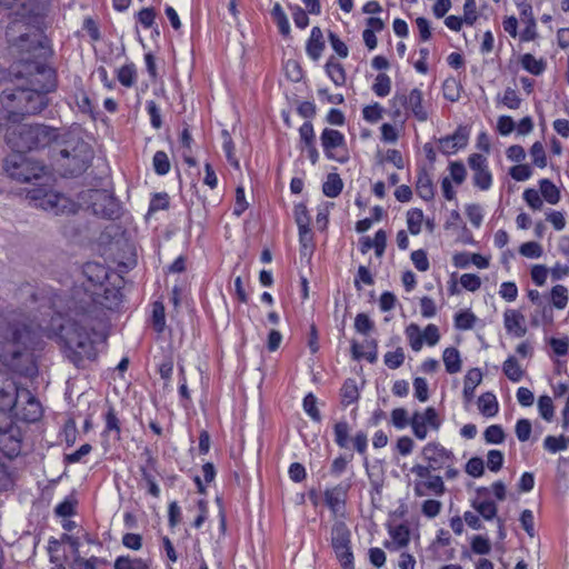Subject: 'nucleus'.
Masks as SVG:
<instances>
[{
  "mask_svg": "<svg viewBox=\"0 0 569 569\" xmlns=\"http://www.w3.org/2000/svg\"><path fill=\"white\" fill-rule=\"evenodd\" d=\"M506 435L500 425H491L483 432V439L490 445H500L505 441Z\"/></svg>",
  "mask_w": 569,
  "mask_h": 569,
  "instance_id": "46",
  "label": "nucleus"
},
{
  "mask_svg": "<svg viewBox=\"0 0 569 569\" xmlns=\"http://www.w3.org/2000/svg\"><path fill=\"white\" fill-rule=\"evenodd\" d=\"M391 423L398 429L402 430L410 425L408 411L405 408H396L391 411Z\"/></svg>",
  "mask_w": 569,
  "mask_h": 569,
  "instance_id": "52",
  "label": "nucleus"
},
{
  "mask_svg": "<svg viewBox=\"0 0 569 569\" xmlns=\"http://www.w3.org/2000/svg\"><path fill=\"white\" fill-rule=\"evenodd\" d=\"M568 447L569 438L563 435L559 437L547 436L543 440V448L551 453L566 450Z\"/></svg>",
  "mask_w": 569,
  "mask_h": 569,
  "instance_id": "41",
  "label": "nucleus"
},
{
  "mask_svg": "<svg viewBox=\"0 0 569 569\" xmlns=\"http://www.w3.org/2000/svg\"><path fill=\"white\" fill-rule=\"evenodd\" d=\"M423 220V213L420 209H411L407 212V224L408 230L411 234H419L421 231V224Z\"/></svg>",
  "mask_w": 569,
  "mask_h": 569,
  "instance_id": "47",
  "label": "nucleus"
},
{
  "mask_svg": "<svg viewBox=\"0 0 569 569\" xmlns=\"http://www.w3.org/2000/svg\"><path fill=\"white\" fill-rule=\"evenodd\" d=\"M552 306L557 309H565L568 303V289L562 284H556L552 287L551 292Z\"/></svg>",
  "mask_w": 569,
  "mask_h": 569,
  "instance_id": "45",
  "label": "nucleus"
},
{
  "mask_svg": "<svg viewBox=\"0 0 569 569\" xmlns=\"http://www.w3.org/2000/svg\"><path fill=\"white\" fill-rule=\"evenodd\" d=\"M410 426L415 437L425 440L428 436V428L438 431L441 420L433 407H428L423 411H415L410 418Z\"/></svg>",
  "mask_w": 569,
  "mask_h": 569,
  "instance_id": "15",
  "label": "nucleus"
},
{
  "mask_svg": "<svg viewBox=\"0 0 569 569\" xmlns=\"http://www.w3.org/2000/svg\"><path fill=\"white\" fill-rule=\"evenodd\" d=\"M442 359L448 373L453 375L461 370V358L457 348H446Z\"/></svg>",
  "mask_w": 569,
  "mask_h": 569,
  "instance_id": "30",
  "label": "nucleus"
},
{
  "mask_svg": "<svg viewBox=\"0 0 569 569\" xmlns=\"http://www.w3.org/2000/svg\"><path fill=\"white\" fill-rule=\"evenodd\" d=\"M3 168L10 178L19 182H29L39 179L44 172V167L31 160L21 152H13L4 159Z\"/></svg>",
  "mask_w": 569,
  "mask_h": 569,
  "instance_id": "10",
  "label": "nucleus"
},
{
  "mask_svg": "<svg viewBox=\"0 0 569 569\" xmlns=\"http://www.w3.org/2000/svg\"><path fill=\"white\" fill-rule=\"evenodd\" d=\"M540 196L550 204H557L560 201V190L549 179H541L539 181Z\"/></svg>",
  "mask_w": 569,
  "mask_h": 569,
  "instance_id": "31",
  "label": "nucleus"
},
{
  "mask_svg": "<svg viewBox=\"0 0 569 569\" xmlns=\"http://www.w3.org/2000/svg\"><path fill=\"white\" fill-rule=\"evenodd\" d=\"M522 197L527 204L533 210H540L543 206L542 198L536 189H526Z\"/></svg>",
  "mask_w": 569,
  "mask_h": 569,
  "instance_id": "64",
  "label": "nucleus"
},
{
  "mask_svg": "<svg viewBox=\"0 0 569 569\" xmlns=\"http://www.w3.org/2000/svg\"><path fill=\"white\" fill-rule=\"evenodd\" d=\"M222 137H223V143H222V149L226 153V157H227V160L228 162L236 167V168H239V161L238 159L236 158V154H234V144H233V141L230 137V134L228 133V131H223L222 132Z\"/></svg>",
  "mask_w": 569,
  "mask_h": 569,
  "instance_id": "54",
  "label": "nucleus"
},
{
  "mask_svg": "<svg viewBox=\"0 0 569 569\" xmlns=\"http://www.w3.org/2000/svg\"><path fill=\"white\" fill-rule=\"evenodd\" d=\"M442 91L447 100L456 102L460 99L461 86L455 78H448L443 81Z\"/></svg>",
  "mask_w": 569,
  "mask_h": 569,
  "instance_id": "42",
  "label": "nucleus"
},
{
  "mask_svg": "<svg viewBox=\"0 0 569 569\" xmlns=\"http://www.w3.org/2000/svg\"><path fill=\"white\" fill-rule=\"evenodd\" d=\"M390 117L405 121L411 114L417 121L426 122L429 119L428 104L423 101L422 91L418 88L411 90H397L389 100Z\"/></svg>",
  "mask_w": 569,
  "mask_h": 569,
  "instance_id": "7",
  "label": "nucleus"
},
{
  "mask_svg": "<svg viewBox=\"0 0 569 569\" xmlns=\"http://www.w3.org/2000/svg\"><path fill=\"white\" fill-rule=\"evenodd\" d=\"M410 471L418 478L413 485V491L417 497H423L428 492L435 496H442L446 492L442 477L432 475L433 470L428 469L425 465H415Z\"/></svg>",
  "mask_w": 569,
  "mask_h": 569,
  "instance_id": "12",
  "label": "nucleus"
},
{
  "mask_svg": "<svg viewBox=\"0 0 569 569\" xmlns=\"http://www.w3.org/2000/svg\"><path fill=\"white\" fill-rule=\"evenodd\" d=\"M271 17L278 26L279 32L282 36H289L290 24L284 10L280 3H274L271 10Z\"/></svg>",
  "mask_w": 569,
  "mask_h": 569,
  "instance_id": "40",
  "label": "nucleus"
},
{
  "mask_svg": "<svg viewBox=\"0 0 569 569\" xmlns=\"http://www.w3.org/2000/svg\"><path fill=\"white\" fill-rule=\"evenodd\" d=\"M351 533L345 522H336L331 529V546L343 569H355L351 551Z\"/></svg>",
  "mask_w": 569,
  "mask_h": 569,
  "instance_id": "11",
  "label": "nucleus"
},
{
  "mask_svg": "<svg viewBox=\"0 0 569 569\" xmlns=\"http://www.w3.org/2000/svg\"><path fill=\"white\" fill-rule=\"evenodd\" d=\"M477 317L470 310H465L456 313L455 327L458 330H470L473 328Z\"/></svg>",
  "mask_w": 569,
  "mask_h": 569,
  "instance_id": "44",
  "label": "nucleus"
},
{
  "mask_svg": "<svg viewBox=\"0 0 569 569\" xmlns=\"http://www.w3.org/2000/svg\"><path fill=\"white\" fill-rule=\"evenodd\" d=\"M393 542L399 547H406L409 543V530L406 526L399 525L390 530Z\"/></svg>",
  "mask_w": 569,
  "mask_h": 569,
  "instance_id": "56",
  "label": "nucleus"
},
{
  "mask_svg": "<svg viewBox=\"0 0 569 569\" xmlns=\"http://www.w3.org/2000/svg\"><path fill=\"white\" fill-rule=\"evenodd\" d=\"M335 441L340 448H347L349 441V425L347 421H339L333 427Z\"/></svg>",
  "mask_w": 569,
  "mask_h": 569,
  "instance_id": "49",
  "label": "nucleus"
},
{
  "mask_svg": "<svg viewBox=\"0 0 569 569\" xmlns=\"http://www.w3.org/2000/svg\"><path fill=\"white\" fill-rule=\"evenodd\" d=\"M525 317L521 312L513 309H508L503 313V323L507 332L512 333L515 337L521 338L526 335L527 328L523 325Z\"/></svg>",
  "mask_w": 569,
  "mask_h": 569,
  "instance_id": "22",
  "label": "nucleus"
},
{
  "mask_svg": "<svg viewBox=\"0 0 569 569\" xmlns=\"http://www.w3.org/2000/svg\"><path fill=\"white\" fill-rule=\"evenodd\" d=\"M553 321V311L550 306L543 303L536 307L535 312L531 315V326L539 327L541 325H551Z\"/></svg>",
  "mask_w": 569,
  "mask_h": 569,
  "instance_id": "32",
  "label": "nucleus"
},
{
  "mask_svg": "<svg viewBox=\"0 0 569 569\" xmlns=\"http://www.w3.org/2000/svg\"><path fill=\"white\" fill-rule=\"evenodd\" d=\"M22 446V432L12 420L0 429V452L12 459L19 456Z\"/></svg>",
  "mask_w": 569,
  "mask_h": 569,
  "instance_id": "19",
  "label": "nucleus"
},
{
  "mask_svg": "<svg viewBox=\"0 0 569 569\" xmlns=\"http://www.w3.org/2000/svg\"><path fill=\"white\" fill-rule=\"evenodd\" d=\"M349 488V483H339L325 491V502L333 513L343 509Z\"/></svg>",
  "mask_w": 569,
  "mask_h": 569,
  "instance_id": "21",
  "label": "nucleus"
},
{
  "mask_svg": "<svg viewBox=\"0 0 569 569\" xmlns=\"http://www.w3.org/2000/svg\"><path fill=\"white\" fill-rule=\"evenodd\" d=\"M293 213L298 229H305L307 227H310V217L308 213V209L303 203L296 204Z\"/></svg>",
  "mask_w": 569,
  "mask_h": 569,
  "instance_id": "63",
  "label": "nucleus"
},
{
  "mask_svg": "<svg viewBox=\"0 0 569 569\" xmlns=\"http://www.w3.org/2000/svg\"><path fill=\"white\" fill-rule=\"evenodd\" d=\"M48 102L43 92L29 87L7 88L0 94V103L9 112L12 123H20L26 116L40 113Z\"/></svg>",
  "mask_w": 569,
  "mask_h": 569,
  "instance_id": "3",
  "label": "nucleus"
},
{
  "mask_svg": "<svg viewBox=\"0 0 569 569\" xmlns=\"http://www.w3.org/2000/svg\"><path fill=\"white\" fill-rule=\"evenodd\" d=\"M372 91L378 97H387L391 91V79L387 73H378L372 84Z\"/></svg>",
  "mask_w": 569,
  "mask_h": 569,
  "instance_id": "43",
  "label": "nucleus"
},
{
  "mask_svg": "<svg viewBox=\"0 0 569 569\" xmlns=\"http://www.w3.org/2000/svg\"><path fill=\"white\" fill-rule=\"evenodd\" d=\"M0 7L17 8L19 9L18 13L22 17H38L42 11L36 0H0Z\"/></svg>",
  "mask_w": 569,
  "mask_h": 569,
  "instance_id": "23",
  "label": "nucleus"
},
{
  "mask_svg": "<svg viewBox=\"0 0 569 569\" xmlns=\"http://www.w3.org/2000/svg\"><path fill=\"white\" fill-rule=\"evenodd\" d=\"M113 569H150V562L129 555L119 556L114 559Z\"/></svg>",
  "mask_w": 569,
  "mask_h": 569,
  "instance_id": "27",
  "label": "nucleus"
},
{
  "mask_svg": "<svg viewBox=\"0 0 569 569\" xmlns=\"http://www.w3.org/2000/svg\"><path fill=\"white\" fill-rule=\"evenodd\" d=\"M521 67L533 76L541 74L546 69L543 60L536 59L531 53H525L521 59Z\"/></svg>",
  "mask_w": 569,
  "mask_h": 569,
  "instance_id": "38",
  "label": "nucleus"
},
{
  "mask_svg": "<svg viewBox=\"0 0 569 569\" xmlns=\"http://www.w3.org/2000/svg\"><path fill=\"white\" fill-rule=\"evenodd\" d=\"M303 409L306 413L313 420L320 421L321 416L317 408V398L312 393H308L303 399Z\"/></svg>",
  "mask_w": 569,
  "mask_h": 569,
  "instance_id": "62",
  "label": "nucleus"
},
{
  "mask_svg": "<svg viewBox=\"0 0 569 569\" xmlns=\"http://www.w3.org/2000/svg\"><path fill=\"white\" fill-rule=\"evenodd\" d=\"M406 333L409 339L411 349L413 351L421 350L425 341L420 328L417 325L411 323L410 326L407 327Z\"/></svg>",
  "mask_w": 569,
  "mask_h": 569,
  "instance_id": "48",
  "label": "nucleus"
},
{
  "mask_svg": "<svg viewBox=\"0 0 569 569\" xmlns=\"http://www.w3.org/2000/svg\"><path fill=\"white\" fill-rule=\"evenodd\" d=\"M0 405L7 408L13 417L24 422H36L42 416L39 400L27 388L7 381L0 388Z\"/></svg>",
  "mask_w": 569,
  "mask_h": 569,
  "instance_id": "4",
  "label": "nucleus"
},
{
  "mask_svg": "<svg viewBox=\"0 0 569 569\" xmlns=\"http://www.w3.org/2000/svg\"><path fill=\"white\" fill-rule=\"evenodd\" d=\"M502 371L507 376V378L512 382H519L525 373L518 360L513 356H509L505 360L502 365Z\"/></svg>",
  "mask_w": 569,
  "mask_h": 569,
  "instance_id": "35",
  "label": "nucleus"
},
{
  "mask_svg": "<svg viewBox=\"0 0 569 569\" xmlns=\"http://www.w3.org/2000/svg\"><path fill=\"white\" fill-rule=\"evenodd\" d=\"M27 198L34 207L41 208L52 214L76 213L79 204L62 193L46 188H32L27 191Z\"/></svg>",
  "mask_w": 569,
  "mask_h": 569,
  "instance_id": "9",
  "label": "nucleus"
},
{
  "mask_svg": "<svg viewBox=\"0 0 569 569\" xmlns=\"http://www.w3.org/2000/svg\"><path fill=\"white\" fill-rule=\"evenodd\" d=\"M320 141L328 159L336 160L340 163L348 161L349 156L346 149V138L340 131L325 128L321 132Z\"/></svg>",
  "mask_w": 569,
  "mask_h": 569,
  "instance_id": "13",
  "label": "nucleus"
},
{
  "mask_svg": "<svg viewBox=\"0 0 569 569\" xmlns=\"http://www.w3.org/2000/svg\"><path fill=\"white\" fill-rule=\"evenodd\" d=\"M96 316L76 301H68L67 319L60 325V339L62 340L69 360L77 367H83L86 360L97 357Z\"/></svg>",
  "mask_w": 569,
  "mask_h": 569,
  "instance_id": "1",
  "label": "nucleus"
},
{
  "mask_svg": "<svg viewBox=\"0 0 569 569\" xmlns=\"http://www.w3.org/2000/svg\"><path fill=\"white\" fill-rule=\"evenodd\" d=\"M499 100L503 106L512 110L519 109L522 101L518 92L512 88H507Z\"/></svg>",
  "mask_w": 569,
  "mask_h": 569,
  "instance_id": "55",
  "label": "nucleus"
},
{
  "mask_svg": "<svg viewBox=\"0 0 569 569\" xmlns=\"http://www.w3.org/2000/svg\"><path fill=\"white\" fill-rule=\"evenodd\" d=\"M503 461H505V456H503L502 451L497 450V449H492V450L488 451L487 467L490 471L498 472L502 468Z\"/></svg>",
  "mask_w": 569,
  "mask_h": 569,
  "instance_id": "58",
  "label": "nucleus"
},
{
  "mask_svg": "<svg viewBox=\"0 0 569 569\" xmlns=\"http://www.w3.org/2000/svg\"><path fill=\"white\" fill-rule=\"evenodd\" d=\"M92 157V150L86 141L72 138L59 150L56 162L62 176L78 177L88 169Z\"/></svg>",
  "mask_w": 569,
  "mask_h": 569,
  "instance_id": "6",
  "label": "nucleus"
},
{
  "mask_svg": "<svg viewBox=\"0 0 569 569\" xmlns=\"http://www.w3.org/2000/svg\"><path fill=\"white\" fill-rule=\"evenodd\" d=\"M88 197L94 216L104 219H114L119 216V202L107 191L91 189L88 191Z\"/></svg>",
  "mask_w": 569,
  "mask_h": 569,
  "instance_id": "14",
  "label": "nucleus"
},
{
  "mask_svg": "<svg viewBox=\"0 0 569 569\" xmlns=\"http://www.w3.org/2000/svg\"><path fill=\"white\" fill-rule=\"evenodd\" d=\"M152 323L157 332H162L166 326L164 307L161 302H154L152 309Z\"/></svg>",
  "mask_w": 569,
  "mask_h": 569,
  "instance_id": "59",
  "label": "nucleus"
},
{
  "mask_svg": "<svg viewBox=\"0 0 569 569\" xmlns=\"http://www.w3.org/2000/svg\"><path fill=\"white\" fill-rule=\"evenodd\" d=\"M422 458L427 461L425 467L428 469L438 471L445 467H449V463L456 462V457L451 450H448L439 442L427 443L421 451Z\"/></svg>",
  "mask_w": 569,
  "mask_h": 569,
  "instance_id": "17",
  "label": "nucleus"
},
{
  "mask_svg": "<svg viewBox=\"0 0 569 569\" xmlns=\"http://www.w3.org/2000/svg\"><path fill=\"white\" fill-rule=\"evenodd\" d=\"M0 336L4 339V346L0 352V361L13 368L18 362L28 358V346L34 341L36 331L26 322L24 316L14 310L0 313Z\"/></svg>",
  "mask_w": 569,
  "mask_h": 569,
  "instance_id": "2",
  "label": "nucleus"
},
{
  "mask_svg": "<svg viewBox=\"0 0 569 569\" xmlns=\"http://www.w3.org/2000/svg\"><path fill=\"white\" fill-rule=\"evenodd\" d=\"M383 361L389 369H397L401 367L405 361V352L402 348H397L395 351H388L383 357Z\"/></svg>",
  "mask_w": 569,
  "mask_h": 569,
  "instance_id": "57",
  "label": "nucleus"
},
{
  "mask_svg": "<svg viewBox=\"0 0 569 569\" xmlns=\"http://www.w3.org/2000/svg\"><path fill=\"white\" fill-rule=\"evenodd\" d=\"M472 507L485 520H492L497 516L498 508L492 500H475Z\"/></svg>",
  "mask_w": 569,
  "mask_h": 569,
  "instance_id": "37",
  "label": "nucleus"
},
{
  "mask_svg": "<svg viewBox=\"0 0 569 569\" xmlns=\"http://www.w3.org/2000/svg\"><path fill=\"white\" fill-rule=\"evenodd\" d=\"M341 396V403L345 407L350 406L351 403H355L359 399V390L356 383V380L353 379H347L345 383L342 385V388L340 390Z\"/></svg>",
  "mask_w": 569,
  "mask_h": 569,
  "instance_id": "33",
  "label": "nucleus"
},
{
  "mask_svg": "<svg viewBox=\"0 0 569 569\" xmlns=\"http://www.w3.org/2000/svg\"><path fill=\"white\" fill-rule=\"evenodd\" d=\"M468 166L472 171V183L481 191L491 188L493 177L489 168L488 159L481 153H471L468 157Z\"/></svg>",
  "mask_w": 569,
  "mask_h": 569,
  "instance_id": "16",
  "label": "nucleus"
},
{
  "mask_svg": "<svg viewBox=\"0 0 569 569\" xmlns=\"http://www.w3.org/2000/svg\"><path fill=\"white\" fill-rule=\"evenodd\" d=\"M469 132L463 127H458L452 134L439 139V150L443 154H455L468 144Z\"/></svg>",
  "mask_w": 569,
  "mask_h": 569,
  "instance_id": "20",
  "label": "nucleus"
},
{
  "mask_svg": "<svg viewBox=\"0 0 569 569\" xmlns=\"http://www.w3.org/2000/svg\"><path fill=\"white\" fill-rule=\"evenodd\" d=\"M154 172L164 176L170 171V161L164 151H157L152 159Z\"/></svg>",
  "mask_w": 569,
  "mask_h": 569,
  "instance_id": "50",
  "label": "nucleus"
},
{
  "mask_svg": "<svg viewBox=\"0 0 569 569\" xmlns=\"http://www.w3.org/2000/svg\"><path fill=\"white\" fill-rule=\"evenodd\" d=\"M375 328L373 321L366 313H358L355 319V329L361 335H368Z\"/></svg>",
  "mask_w": 569,
  "mask_h": 569,
  "instance_id": "61",
  "label": "nucleus"
},
{
  "mask_svg": "<svg viewBox=\"0 0 569 569\" xmlns=\"http://www.w3.org/2000/svg\"><path fill=\"white\" fill-rule=\"evenodd\" d=\"M6 132V141L14 152L24 154L27 151L46 147L54 138L52 128L44 124L12 123Z\"/></svg>",
  "mask_w": 569,
  "mask_h": 569,
  "instance_id": "5",
  "label": "nucleus"
},
{
  "mask_svg": "<svg viewBox=\"0 0 569 569\" xmlns=\"http://www.w3.org/2000/svg\"><path fill=\"white\" fill-rule=\"evenodd\" d=\"M323 50L325 40L322 31L319 27H313L306 44L307 54L310 59L317 61L321 57Z\"/></svg>",
  "mask_w": 569,
  "mask_h": 569,
  "instance_id": "24",
  "label": "nucleus"
},
{
  "mask_svg": "<svg viewBox=\"0 0 569 569\" xmlns=\"http://www.w3.org/2000/svg\"><path fill=\"white\" fill-rule=\"evenodd\" d=\"M343 188V182L338 173H329L322 184V192L329 198L338 197Z\"/></svg>",
  "mask_w": 569,
  "mask_h": 569,
  "instance_id": "34",
  "label": "nucleus"
},
{
  "mask_svg": "<svg viewBox=\"0 0 569 569\" xmlns=\"http://www.w3.org/2000/svg\"><path fill=\"white\" fill-rule=\"evenodd\" d=\"M74 100L80 112L87 114L93 113L91 99L82 88L78 89L76 92Z\"/></svg>",
  "mask_w": 569,
  "mask_h": 569,
  "instance_id": "53",
  "label": "nucleus"
},
{
  "mask_svg": "<svg viewBox=\"0 0 569 569\" xmlns=\"http://www.w3.org/2000/svg\"><path fill=\"white\" fill-rule=\"evenodd\" d=\"M83 274L88 278L89 282L96 287L103 284L104 280L108 278V270L100 263L87 262L83 266Z\"/></svg>",
  "mask_w": 569,
  "mask_h": 569,
  "instance_id": "26",
  "label": "nucleus"
},
{
  "mask_svg": "<svg viewBox=\"0 0 569 569\" xmlns=\"http://www.w3.org/2000/svg\"><path fill=\"white\" fill-rule=\"evenodd\" d=\"M478 407L481 415L488 418L496 416L499 410L497 398L492 392L481 395L478 399Z\"/></svg>",
  "mask_w": 569,
  "mask_h": 569,
  "instance_id": "28",
  "label": "nucleus"
},
{
  "mask_svg": "<svg viewBox=\"0 0 569 569\" xmlns=\"http://www.w3.org/2000/svg\"><path fill=\"white\" fill-rule=\"evenodd\" d=\"M530 157L532 163L538 168H545L547 166V156L543 144L540 141L535 142L530 148Z\"/></svg>",
  "mask_w": 569,
  "mask_h": 569,
  "instance_id": "51",
  "label": "nucleus"
},
{
  "mask_svg": "<svg viewBox=\"0 0 569 569\" xmlns=\"http://www.w3.org/2000/svg\"><path fill=\"white\" fill-rule=\"evenodd\" d=\"M382 112L383 108L380 106V103L375 102L363 108L362 117L366 121L376 123L382 118Z\"/></svg>",
  "mask_w": 569,
  "mask_h": 569,
  "instance_id": "60",
  "label": "nucleus"
},
{
  "mask_svg": "<svg viewBox=\"0 0 569 569\" xmlns=\"http://www.w3.org/2000/svg\"><path fill=\"white\" fill-rule=\"evenodd\" d=\"M34 72L30 73V78L28 79V86L31 90H37V92H43L47 97L49 92H52L57 88V74L54 69L42 64L37 63L33 66Z\"/></svg>",
  "mask_w": 569,
  "mask_h": 569,
  "instance_id": "18",
  "label": "nucleus"
},
{
  "mask_svg": "<svg viewBox=\"0 0 569 569\" xmlns=\"http://www.w3.org/2000/svg\"><path fill=\"white\" fill-rule=\"evenodd\" d=\"M118 81L126 88H131L137 81V70L133 63L122 66L117 71Z\"/></svg>",
  "mask_w": 569,
  "mask_h": 569,
  "instance_id": "39",
  "label": "nucleus"
},
{
  "mask_svg": "<svg viewBox=\"0 0 569 569\" xmlns=\"http://www.w3.org/2000/svg\"><path fill=\"white\" fill-rule=\"evenodd\" d=\"M325 70L330 80L337 86L342 87L346 84L347 74L343 66L330 57L326 62Z\"/></svg>",
  "mask_w": 569,
  "mask_h": 569,
  "instance_id": "25",
  "label": "nucleus"
},
{
  "mask_svg": "<svg viewBox=\"0 0 569 569\" xmlns=\"http://www.w3.org/2000/svg\"><path fill=\"white\" fill-rule=\"evenodd\" d=\"M70 301H76L78 302V306L86 307L91 310L92 316H94L97 306L108 310L117 309L122 301V292L117 287H104L103 284H99V287L90 295L87 289H76Z\"/></svg>",
  "mask_w": 569,
  "mask_h": 569,
  "instance_id": "8",
  "label": "nucleus"
},
{
  "mask_svg": "<svg viewBox=\"0 0 569 569\" xmlns=\"http://www.w3.org/2000/svg\"><path fill=\"white\" fill-rule=\"evenodd\" d=\"M104 430L103 435L113 433L116 440H120L121 438V426L120 420L117 416V412L112 406H109L107 412L104 413Z\"/></svg>",
  "mask_w": 569,
  "mask_h": 569,
  "instance_id": "29",
  "label": "nucleus"
},
{
  "mask_svg": "<svg viewBox=\"0 0 569 569\" xmlns=\"http://www.w3.org/2000/svg\"><path fill=\"white\" fill-rule=\"evenodd\" d=\"M416 189L418 194L426 201L433 198V186L427 172H420L417 179Z\"/></svg>",
  "mask_w": 569,
  "mask_h": 569,
  "instance_id": "36",
  "label": "nucleus"
}]
</instances>
